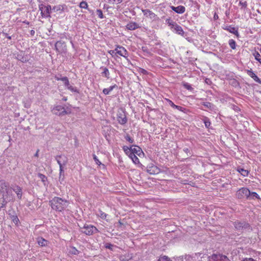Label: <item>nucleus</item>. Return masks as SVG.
<instances>
[{"mask_svg":"<svg viewBox=\"0 0 261 261\" xmlns=\"http://www.w3.org/2000/svg\"><path fill=\"white\" fill-rule=\"evenodd\" d=\"M0 192L3 199L1 209L5 207L8 201L13 200L12 192L9 188V185L3 180L0 181Z\"/></svg>","mask_w":261,"mask_h":261,"instance_id":"obj_1","label":"nucleus"},{"mask_svg":"<svg viewBox=\"0 0 261 261\" xmlns=\"http://www.w3.org/2000/svg\"><path fill=\"white\" fill-rule=\"evenodd\" d=\"M49 205L53 210L58 212H62L68 206V201L58 197H55L49 201Z\"/></svg>","mask_w":261,"mask_h":261,"instance_id":"obj_2","label":"nucleus"},{"mask_svg":"<svg viewBox=\"0 0 261 261\" xmlns=\"http://www.w3.org/2000/svg\"><path fill=\"white\" fill-rule=\"evenodd\" d=\"M250 194V191L246 187L239 189L236 193V197L239 199H248Z\"/></svg>","mask_w":261,"mask_h":261,"instance_id":"obj_3","label":"nucleus"},{"mask_svg":"<svg viewBox=\"0 0 261 261\" xmlns=\"http://www.w3.org/2000/svg\"><path fill=\"white\" fill-rule=\"evenodd\" d=\"M53 113L58 116H64L68 114L70 112H68L65 109V108L61 106H55L51 110Z\"/></svg>","mask_w":261,"mask_h":261,"instance_id":"obj_4","label":"nucleus"},{"mask_svg":"<svg viewBox=\"0 0 261 261\" xmlns=\"http://www.w3.org/2000/svg\"><path fill=\"white\" fill-rule=\"evenodd\" d=\"M208 261H230L229 259L222 254H213L208 256Z\"/></svg>","mask_w":261,"mask_h":261,"instance_id":"obj_5","label":"nucleus"},{"mask_svg":"<svg viewBox=\"0 0 261 261\" xmlns=\"http://www.w3.org/2000/svg\"><path fill=\"white\" fill-rule=\"evenodd\" d=\"M233 225L235 229L239 232H242L250 227L249 224L245 221H236L234 222Z\"/></svg>","mask_w":261,"mask_h":261,"instance_id":"obj_6","label":"nucleus"},{"mask_svg":"<svg viewBox=\"0 0 261 261\" xmlns=\"http://www.w3.org/2000/svg\"><path fill=\"white\" fill-rule=\"evenodd\" d=\"M98 231V229L91 225H85L82 228V232L87 235L90 236Z\"/></svg>","mask_w":261,"mask_h":261,"instance_id":"obj_7","label":"nucleus"},{"mask_svg":"<svg viewBox=\"0 0 261 261\" xmlns=\"http://www.w3.org/2000/svg\"><path fill=\"white\" fill-rule=\"evenodd\" d=\"M56 50L60 54L65 53L67 51V46L65 42L62 40L57 41L55 45Z\"/></svg>","mask_w":261,"mask_h":261,"instance_id":"obj_8","label":"nucleus"},{"mask_svg":"<svg viewBox=\"0 0 261 261\" xmlns=\"http://www.w3.org/2000/svg\"><path fill=\"white\" fill-rule=\"evenodd\" d=\"M223 30H226L230 33L235 35L236 37L239 38L240 35L238 32V29L235 27H232L231 25H226L222 27Z\"/></svg>","mask_w":261,"mask_h":261,"instance_id":"obj_9","label":"nucleus"},{"mask_svg":"<svg viewBox=\"0 0 261 261\" xmlns=\"http://www.w3.org/2000/svg\"><path fill=\"white\" fill-rule=\"evenodd\" d=\"M56 160L59 165V167H63L67 163V159L65 155H57Z\"/></svg>","mask_w":261,"mask_h":261,"instance_id":"obj_10","label":"nucleus"},{"mask_svg":"<svg viewBox=\"0 0 261 261\" xmlns=\"http://www.w3.org/2000/svg\"><path fill=\"white\" fill-rule=\"evenodd\" d=\"M117 120L118 123L121 125L125 124L127 119L124 112L119 113L117 114Z\"/></svg>","mask_w":261,"mask_h":261,"instance_id":"obj_11","label":"nucleus"},{"mask_svg":"<svg viewBox=\"0 0 261 261\" xmlns=\"http://www.w3.org/2000/svg\"><path fill=\"white\" fill-rule=\"evenodd\" d=\"M147 171L150 174H157L160 172V169L155 165H151L147 167Z\"/></svg>","mask_w":261,"mask_h":261,"instance_id":"obj_12","label":"nucleus"},{"mask_svg":"<svg viewBox=\"0 0 261 261\" xmlns=\"http://www.w3.org/2000/svg\"><path fill=\"white\" fill-rule=\"evenodd\" d=\"M12 190L16 194L17 198L19 200L21 199L22 196V188L15 185L12 188Z\"/></svg>","mask_w":261,"mask_h":261,"instance_id":"obj_13","label":"nucleus"},{"mask_svg":"<svg viewBox=\"0 0 261 261\" xmlns=\"http://www.w3.org/2000/svg\"><path fill=\"white\" fill-rule=\"evenodd\" d=\"M67 8L66 5L64 4L55 6L51 9L55 12H59L60 14H61L65 9H67Z\"/></svg>","mask_w":261,"mask_h":261,"instance_id":"obj_14","label":"nucleus"},{"mask_svg":"<svg viewBox=\"0 0 261 261\" xmlns=\"http://www.w3.org/2000/svg\"><path fill=\"white\" fill-rule=\"evenodd\" d=\"M51 10L52 9L50 5L46 6L44 8V10L41 13L42 17L46 18L50 17Z\"/></svg>","mask_w":261,"mask_h":261,"instance_id":"obj_15","label":"nucleus"},{"mask_svg":"<svg viewBox=\"0 0 261 261\" xmlns=\"http://www.w3.org/2000/svg\"><path fill=\"white\" fill-rule=\"evenodd\" d=\"M170 8L173 11L178 14H182L185 12L186 10L185 7L181 5L177 7L171 6Z\"/></svg>","mask_w":261,"mask_h":261,"instance_id":"obj_16","label":"nucleus"},{"mask_svg":"<svg viewBox=\"0 0 261 261\" xmlns=\"http://www.w3.org/2000/svg\"><path fill=\"white\" fill-rule=\"evenodd\" d=\"M116 53L117 54H118L120 55L121 56L125 57L127 55V51L125 49L124 47L121 46H118L116 48Z\"/></svg>","mask_w":261,"mask_h":261,"instance_id":"obj_17","label":"nucleus"},{"mask_svg":"<svg viewBox=\"0 0 261 261\" xmlns=\"http://www.w3.org/2000/svg\"><path fill=\"white\" fill-rule=\"evenodd\" d=\"M172 29L174 30L175 32L179 35L183 36L184 34V31L182 28L177 24L176 23L173 25V27H171Z\"/></svg>","mask_w":261,"mask_h":261,"instance_id":"obj_18","label":"nucleus"},{"mask_svg":"<svg viewBox=\"0 0 261 261\" xmlns=\"http://www.w3.org/2000/svg\"><path fill=\"white\" fill-rule=\"evenodd\" d=\"M247 72L248 74L251 77L255 82L258 83H261V80L257 77V76L252 71L251 69L247 70Z\"/></svg>","mask_w":261,"mask_h":261,"instance_id":"obj_19","label":"nucleus"},{"mask_svg":"<svg viewBox=\"0 0 261 261\" xmlns=\"http://www.w3.org/2000/svg\"><path fill=\"white\" fill-rule=\"evenodd\" d=\"M126 27L127 29H128L129 30H131V31L135 30L140 28L139 24L137 22H129V23H128L127 24Z\"/></svg>","mask_w":261,"mask_h":261,"instance_id":"obj_20","label":"nucleus"},{"mask_svg":"<svg viewBox=\"0 0 261 261\" xmlns=\"http://www.w3.org/2000/svg\"><path fill=\"white\" fill-rule=\"evenodd\" d=\"M133 152L134 154H137L140 155L142 152L141 148L137 146H131V152Z\"/></svg>","mask_w":261,"mask_h":261,"instance_id":"obj_21","label":"nucleus"},{"mask_svg":"<svg viewBox=\"0 0 261 261\" xmlns=\"http://www.w3.org/2000/svg\"><path fill=\"white\" fill-rule=\"evenodd\" d=\"M206 257L207 255L206 254L201 253H196L193 256L194 259L197 260L198 261H201V258L202 257L205 258Z\"/></svg>","mask_w":261,"mask_h":261,"instance_id":"obj_22","label":"nucleus"},{"mask_svg":"<svg viewBox=\"0 0 261 261\" xmlns=\"http://www.w3.org/2000/svg\"><path fill=\"white\" fill-rule=\"evenodd\" d=\"M142 12L144 15L148 16L150 18H153L155 16V14L149 9H142Z\"/></svg>","mask_w":261,"mask_h":261,"instance_id":"obj_23","label":"nucleus"},{"mask_svg":"<svg viewBox=\"0 0 261 261\" xmlns=\"http://www.w3.org/2000/svg\"><path fill=\"white\" fill-rule=\"evenodd\" d=\"M117 88V86L116 84H114V85L110 86L109 88L103 89L102 92L105 95H108L114 88Z\"/></svg>","mask_w":261,"mask_h":261,"instance_id":"obj_24","label":"nucleus"},{"mask_svg":"<svg viewBox=\"0 0 261 261\" xmlns=\"http://www.w3.org/2000/svg\"><path fill=\"white\" fill-rule=\"evenodd\" d=\"M38 244L40 246L43 247V246H47V245L48 244V242L46 240H45L42 238H39L38 240Z\"/></svg>","mask_w":261,"mask_h":261,"instance_id":"obj_25","label":"nucleus"},{"mask_svg":"<svg viewBox=\"0 0 261 261\" xmlns=\"http://www.w3.org/2000/svg\"><path fill=\"white\" fill-rule=\"evenodd\" d=\"M202 120L205 124V127L208 128L211 124L210 119L207 117L203 116Z\"/></svg>","mask_w":261,"mask_h":261,"instance_id":"obj_26","label":"nucleus"},{"mask_svg":"<svg viewBox=\"0 0 261 261\" xmlns=\"http://www.w3.org/2000/svg\"><path fill=\"white\" fill-rule=\"evenodd\" d=\"M128 156L135 164H137L139 163V159L133 152L130 153Z\"/></svg>","mask_w":261,"mask_h":261,"instance_id":"obj_27","label":"nucleus"},{"mask_svg":"<svg viewBox=\"0 0 261 261\" xmlns=\"http://www.w3.org/2000/svg\"><path fill=\"white\" fill-rule=\"evenodd\" d=\"M237 170L244 177H246L248 175L249 171L247 170L241 168H238Z\"/></svg>","mask_w":261,"mask_h":261,"instance_id":"obj_28","label":"nucleus"},{"mask_svg":"<svg viewBox=\"0 0 261 261\" xmlns=\"http://www.w3.org/2000/svg\"><path fill=\"white\" fill-rule=\"evenodd\" d=\"M255 198L260 199V197L258 194L255 192H250V194L248 199H254Z\"/></svg>","mask_w":261,"mask_h":261,"instance_id":"obj_29","label":"nucleus"},{"mask_svg":"<svg viewBox=\"0 0 261 261\" xmlns=\"http://www.w3.org/2000/svg\"><path fill=\"white\" fill-rule=\"evenodd\" d=\"M96 215H97V216L100 217L102 219H105L107 216V215L105 213H104L102 211H101L100 210H98Z\"/></svg>","mask_w":261,"mask_h":261,"instance_id":"obj_30","label":"nucleus"},{"mask_svg":"<svg viewBox=\"0 0 261 261\" xmlns=\"http://www.w3.org/2000/svg\"><path fill=\"white\" fill-rule=\"evenodd\" d=\"M182 86L185 88L186 89L188 90L189 91H192L194 90V88L192 87L191 85L189 84L188 83L186 82H183L182 83Z\"/></svg>","mask_w":261,"mask_h":261,"instance_id":"obj_31","label":"nucleus"},{"mask_svg":"<svg viewBox=\"0 0 261 261\" xmlns=\"http://www.w3.org/2000/svg\"><path fill=\"white\" fill-rule=\"evenodd\" d=\"M228 44L230 48L232 49H234L236 48V43L233 39H230L228 41Z\"/></svg>","mask_w":261,"mask_h":261,"instance_id":"obj_32","label":"nucleus"},{"mask_svg":"<svg viewBox=\"0 0 261 261\" xmlns=\"http://www.w3.org/2000/svg\"><path fill=\"white\" fill-rule=\"evenodd\" d=\"M69 252L70 254H74V255H77L79 253V251L77 250L75 247H70Z\"/></svg>","mask_w":261,"mask_h":261,"instance_id":"obj_33","label":"nucleus"},{"mask_svg":"<svg viewBox=\"0 0 261 261\" xmlns=\"http://www.w3.org/2000/svg\"><path fill=\"white\" fill-rule=\"evenodd\" d=\"M38 177L41 180L44 184L45 185V182L47 180V177L42 173H38Z\"/></svg>","mask_w":261,"mask_h":261,"instance_id":"obj_34","label":"nucleus"},{"mask_svg":"<svg viewBox=\"0 0 261 261\" xmlns=\"http://www.w3.org/2000/svg\"><path fill=\"white\" fill-rule=\"evenodd\" d=\"M68 90L71 91L72 92H76L78 93V90L76 87H74L68 84V86H65Z\"/></svg>","mask_w":261,"mask_h":261,"instance_id":"obj_35","label":"nucleus"},{"mask_svg":"<svg viewBox=\"0 0 261 261\" xmlns=\"http://www.w3.org/2000/svg\"><path fill=\"white\" fill-rule=\"evenodd\" d=\"M102 75L105 76L107 79H109L110 77V76H109L110 73H109V70L107 68H103Z\"/></svg>","mask_w":261,"mask_h":261,"instance_id":"obj_36","label":"nucleus"},{"mask_svg":"<svg viewBox=\"0 0 261 261\" xmlns=\"http://www.w3.org/2000/svg\"><path fill=\"white\" fill-rule=\"evenodd\" d=\"M123 150L127 155H129L131 152V146L129 147L127 146H124Z\"/></svg>","mask_w":261,"mask_h":261,"instance_id":"obj_37","label":"nucleus"},{"mask_svg":"<svg viewBox=\"0 0 261 261\" xmlns=\"http://www.w3.org/2000/svg\"><path fill=\"white\" fill-rule=\"evenodd\" d=\"M80 7L81 8H83V9H88V4L85 1H82L80 3V5H79Z\"/></svg>","mask_w":261,"mask_h":261,"instance_id":"obj_38","label":"nucleus"},{"mask_svg":"<svg viewBox=\"0 0 261 261\" xmlns=\"http://www.w3.org/2000/svg\"><path fill=\"white\" fill-rule=\"evenodd\" d=\"M253 55L255 57V59L258 61L261 64V56L260 55L257 51H255Z\"/></svg>","mask_w":261,"mask_h":261,"instance_id":"obj_39","label":"nucleus"},{"mask_svg":"<svg viewBox=\"0 0 261 261\" xmlns=\"http://www.w3.org/2000/svg\"><path fill=\"white\" fill-rule=\"evenodd\" d=\"M59 80H61V81L63 82L65 86H68L69 83L68 79L66 76H63L62 79H59Z\"/></svg>","mask_w":261,"mask_h":261,"instance_id":"obj_40","label":"nucleus"},{"mask_svg":"<svg viewBox=\"0 0 261 261\" xmlns=\"http://www.w3.org/2000/svg\"><path fill=\"white\" fill-rule=\"evenodd\" d=\"M64 173V170H63V167H60V175H59V180L62 181L64 179V174H63L62 177V174Z\"/></svg>","mask_w":261,"mask_h":261,"instance_id":"obj_41","label":"nucleus"},{"mask_svg":"<svg viewBox=\"0 0 261 261\" xmlns=\"http://www.w3.org/2000/svg\"><path fill=\"white\" fill-rule=\"evenodd\" d=\"M158 261H172L167 256H163L159 257Z\"/></svg>","mask_w":261,"mask_h":261,"instance_id":"obj_42","label":"nucleus"},{"mask_svg":"<svg viewBox=\"0 0 261 261\" xmlns=\"http://www.w3.org/2000/svg\"><path fill=\"white\" fill-rule=\"evenodd\" d=\"M93 159L95 162V163L100 166V165H102V166H105V165L102 164H101V163L99 161V160L98 159L97 157L96 156V155L95 154H93Z\"/></svg>","mask_w":261,"mask_h":261,"instance_id":"obj_43","label":"nucleus"},{"mask_svg":"<svg viewBox=\"0 0 261 261\" xmlns=\"http://www.w3.org/2000/svg\"><path fill=\"white\" fill-rule=\"evenodd\" d=\"M96 12L99 18H100V19H102L104 18V16L103 15L102 11L101 10L97 9Z\"/></svg>","mask_w":261,"mask_h":261,"instance_id":"obj_44","label":"nucleus"},{"mask_svg":"<svg viewBox=\"0 0 261 261\" xmlns=\"http://www.w3.org/2000/svg\"><path fill=\"white\" fill-rule=\"evenodd\" d=\"M11 218L12 219L13 222L16 224H17L19 221V219L16 215L11 216Z\"/></svg>","mask_w":261,"mask_h":261,"instance_id":"obj_45","label":"nucleus"},{"mask_svg":"<svg viewBox=\"0 0 261 261\" xmlns=\"http://www.w3.org/2000/svg\"><path fill=\"white\" fill-rule=\"evenodd\" d=\"M166 23H167L169 25H171L173 27V25L176 23L175 22H174L170 18H167L166 20Z\"/></svg>","mask_w":261,"mask_h":261,"instance_id":"obj_46","label":"nucleus"},{"mask_svg":"<svg viewBox=\"0 0 261 261\" xmlns=\"http://www.w3.org/2000/svg\"><path fill=\"white\" fill-rule=\"evenodd\" d=\"M114 245L113 244H112L111 243H106L105 245V247L107 248V249H109L111 250H113V248L114 247Z\"/></svg>","mask_w":261,"mask_h":261,"instance_id":"obj_47","label":"nucleus"},{"mask_svg":"<svg viewBox=\"0 0 261 261\" xmlns=\"http://www.w3.org/2000/svg\"><path fill=\"white\" fill-rule=\"evenodd\" d=\"M124 138L126 139V140L129 142L130 143H133L134 142V140L133 138H132L128 134L126 135Z\"/></svg>","mask_w":261,"mask_h":261,"instance_id":"obj_48","label":"nucleus"},{"mask_svg":"<svg viewBox=\"0 0 261 261\" xmlns=\"http://www.w3.org/2000/svg\"><path fill=\"white\" fill-rule=\"evenodd\" d=\"M239 5L242 6L241 9H246L247 7V3L246 1H240Z\"/></svg>","mask_w":261,"mask_h":261,"instance_id":"obj_49","label":"nucleus"},{"mask_svg":"<svg viewBox=\"0 0 261 261\" xmlns=\"http://www.w3.org/2000/svg\"><path fill=\"white\" fill-rule=\"evenodd\" d=\"M203 105L208 109H212L213 108V105L211 103V102H204Z\"/></svg>","mask_w":261,"mask_h":261,"instance_id":"obj_50","label":"nucleus"},{"mask_svg":"<svg viewBox=\"0 0 261 261\" xmlns=\"http://www.w3.org/2000/svg\"><path fill=\"white\" fill-rule=\"evenodd\" d=\"M138 70L140 73H142L144 75H146L148 73V72L146 70L141 68H139Z\"/></svg>","mask_w":261,"mask_h":261,"instance_id":"obj_51","label":"nucleus"},{"mask_svg":"<svg viewBox=\"0 0 261 261\" xmlns=\"http://www.w3.org/2000/svg\"><path fill=\"white\" fill-rule=\"evenodd\" d=\"M167 100L168 102V103L170 105V106L173 108L175 109L176 105H175L171 100L169 99H167Z\"/></svg>","mask_w":261,"mask_h":261,"instance_id":"obj_52","label":"nucleus"},{"mask_svg":"<svg viewBox=\"0 0 261 261\" xmlns=\"http://www.w3.org/2000/svg\"><path fill=\"white\" fill-rule=\"evenodd\" d=\"M2 34L5 37H6L7 38H8V39L9 40H11L12 39V36H10L9 35V34L7 33H5L4 32H3L2 33Z\"/></svg>","mask_w":261,"mask_h":261,"instance_id":"obj_53","label":"nucleus"},{"mask_svg":"<svg viewBox=\"0 0 261 261\" xmlns=\"http://www.w3.org/2000/svg\"><path fill=\"white\" fill-rule=\"evenodd\" d=\"M109 53L112 56H115L117 55V53H116V49L115 48V49H113V50H111L109 51Z\"/></svg>","mask_w":261,"mask_h":261,"instance_id":"obj_54","label":"nucleus"},{"mask_svg":"<svg viewBox=\"0 0 261 261\" xmlns=\"http://www.w3.org/2000/svg\"><path fill=\"white\" fill-rule=\"evenodd\" d=\"M45 7L43 4H41L39 6V11H41V13L43 11Z\"/></svg>","mask_w":261,"mask_h":261,"instance_id":"obj_55","label":"nucleus"},{"mask_svg":"<svg viewBox=\"0 0 261 261\" xmlns=\"http://www.w3.org/2000/svg\"><path fill=\"white\" fill-rule=\"evenodd\" d=\"M120 259L121 261H128L129 259V258H126L124 256H120Z\"/></svg>","mask_w":261,"mask_h":261,"instance_id":"obj_56","label":"nucleus"},{"mask_svg":"<svg viewBox=\"0 0 261 261\" xmlns=\"http://www.w3.org/2000/svg\"><path fill=\"white\" fill-rule=\"evenodd\" d=\"M175 109H177L178 110L180 111H182L183 112L184 110H185V109L180 106H176V107L175 108Z\"/></svg>","mask_w":261,"mask_h":261,"instance_id":"obj_57","label":"nucleus"},{"mask_svg":"<svg viewBox=\"0 0 261 261\" xmlns=\"http://www.w3.org/2000/svg\"><path fill=\"white\" fill-rule=\"evenodd\" d=\"M62 77H63L62 76V75H56V76H55V79H56V80H57V81H61V80H59V79H62Z\"/></svg>","mask_w":261,"mask_h":261,"instance_id":"obj_58","label":"nucleus"},{"mask_svg":"<svg viewBox=\"0 0 261 261\" xmlns=\"http://www.w3.org/2000/svg\"><path fill=\"white\" fill-rule=\"evenodd\" d=\"M35 34V32L34 30H32L31 31H30V35L31 36H34V35Z\"/></svg>","mask_w":261,"mask_h":261,"instance_id":"obj_59","label":"nucleus"},{"mask_svg":"<svg viewBox=\"0 0 261 261\" xmlns=\"http://www.w3.org/2000/svg\"><path fill=\"white\" fill-rule=\"evenodd\" d=\"M181 183L184 185L189 184L187 180H181Z\"/></svg>","mask_w":261,"mask_h":261,"instance_id":"obj_60","label":"nucleus"},{"mask_svg":"<svg viewBox=\"0 0 261 261\" xmlns=\"http://www.w3.org/2000/svg\"><path fill=\"white\" fill-rule=\"evenodd\" d=\"M113 2H116L118 4H120L122 2L123 0H113Z\"/></svg>","mask_w":261,"mask_h":261,"instance_id":"obj_61","label":"nucleus"},{"mask_svg":"<svg viewBox=\"0 0 261 261\" xmlns=\"http://www.w3.org/2000/svg\"><path fill=\"white\" fill-rule=\"evenodd\" d=\"M205 82H206L207 84H211V81L210 80V79H206L205 80Z\"/></svg>","mask_w":261,"mask_h":261,"instance_id":"obj_62","label":"nucleus"},{"mask_svg":"<svg viewBox=\"0 0 261 261\" xmlns=\"http://www.w3.org/2000/svg\"><path fill=\"white\" fill-rule=\"evenodd\" d=\"M184 151L186 152V153H188V152L189 151V149L188 148H184Z\"/></svg>","mask_w":261,"mask_h":261,"instance_id":"obj_63","label":"nucleus"},{"mask_svg":"<svg viewBox=\"0 0 261 261\" xmlns=\"http://www.w3.org/2000/svg\"><path fill=\"white\" fill-rule=\"evenodd\" d=\"M38 152H39V150H38L37 151V152H36V153L34 154V156H36V157H38Z\"/></svg>","mask_w":261,"mask_h":261,"instance_id":"obj_64","label":"nucleus"}]
</instances>
